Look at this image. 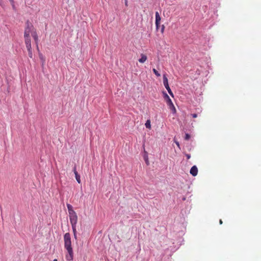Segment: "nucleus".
<instances>
[{"label": "nucleus", "mask_w": 261, "mask_h": 261, "mask_svg": "<svg viewBox=\"0 0 261 261\" xmlns=\"http://www.w3.org/2000/svg\"><path fill=\"white\" fill-rule=\"evenodd\" d=\"M30 34H31V36L34 38L36 42L37 47H38V37L36 29H35L32 23L29 20H27L25 22V27L24 32V38L25 43L31 42Z\"/></svg>", "instance_id": "f257e3e1"}, {"label": "nucleus", "mask_w": 261, "mask_h": 261, "mask_svg": "<svg viewBox=\"0 0 261 261\" xmlns=\"http://www.w3.org/2000/svg\"><path fill=\"white\" fill-rule=\"evenodd\" d=\"M64 247L67 251V253L65 256L66 259L69 261L72 260L73 258V252L71 246V237L69 233L67 232L64 234Z\"/></svg>", "instance_id": "f03ea898"}, {"label": "nucleus", "mask_w": 261, "mask_h": 261, "mask_svg": "<svg viewBox=\"0 0 261 261\" xmlns=\"http://www.w3.org/2000/svg\"><path fill=\"white\" fill-rule=\"evenodd\" d=\"M163 84H164V86L165 87L166 89H167V90L168 91L169 94L172 96V97H173L174 95H173V94L169 86V84H168V79L167 77H166V75L164 74L163 75Z\"/></svg>", "instance_id": "7ed1b4c3"}, {"label": "nucleus", "mask_w": 261, "mask_h": 261, "mask_svg": "<svg viewBox=\"0 0 261 261\" xmlns=\"http://www.w3.org/2000/svg\"><path fill=\"white\" fill-rule=\"evenodd\" d=\"M167 104L169 107V108L172 111V112L174 114L176 113V110L175 107H174L171 99L169 98L168 100H167Z\"/></svg>", "instance_id": "20e7f679"}, {"label": "nucleus", "mask_w": 261, "mask_h": 261, "mask_svg": "<svg viewBox=\"0 0 261 261\" xmlns=\"http://www.w3.org/2000/svg\"><path fill=\"white\" fill-rule=\"evenodd\" d=\"M25 44L28 51L29 56L30 57V58H32L33 52L32 50L31 42H27L25 43Z\"/></svg>", "instance_id": "39448f33"}, {"label": "nucleus", "mask_w": 261, "mask_h": 261, "mask_svg": "<svg viewBox=\"0 0 261 261\" xmlns=\"http://www.w3.org/2000/svg\"><path fill=\"white\" fill-rule=\"evenodd\" d=\"M190 173L193 176H195L198 173V169L196 166H193L190 169Z\"/></svg>", "instance_id": "423d86ee"}, {"label": "nucleus", "mask_w": 261, "mask_h": 261, "mask_svg": "<svg viewBox=\"0 0 261 261\" xmlns=\"http://www.w3.org/2000/svg\"><path fill=\"white\" fill-rule=\"evenodd\" d=\"M73 170V172H74V173L75 174V177L76 181H77V182L79 184H80L81 182V179H80V176L78 174L77 172L76 171L75 166L74 167Z\"/></svg>", "instance_id": "0eeeda50"}, {"label": "nucleus", "mask_w": 261, "mask_h": 261, "mask_svg": "<svg viewBox=\"0 0 261 261\" xmlns=\"http://www.w3.org/2000/svg\"><path fill=\"white\" fill-rule=\"evenodd\" d=\"M70 219V222L71 224V226H76V224L77 222V217L75 218H71Z\"/></svg>", "instance_id": "6e6552de"}, {"label": "nucleus", "mask_w": 261, "mask_h": 261, "mask_svg": "<svg viewBox=\"0 0 261 261\" xmlns=\"http://www.w3.org/2000/svg\"><path fill=\"white\" fill-rule=\"evenodd\" d=\"M141 58L139 59V62L143 63L147 60V57L145 55L143 54L141 55Z\"/></svg>", "instance_id": "1a4fd4ad"}, {"label": "nucleus", "mask_w": 261, "mask_h": 261, "mask_svg": "<svg viewBox=\"0 0 261 261\" xmlns=\"http://www.w3.org/2000/svg\"><path fill=\"white\" fill-rule=\"evenodd\" d=\"M161 18L158 12H155V23H160Z\"/></svg>", "instance_id": "9d476101"}, {"label": "nucleus", "mask_w": 261, "mask_h": 261, "mask_svg": "<svg viewBox=\"0 0 261 261\" xmlns=\"http://www.w3.org/2000/svg\"><path fill=\"white\" fill-rule=\"evenodd\" d=\"M145 125L146 128L150 129L151 128V124L150 120H147L145 124Z\"/></svg>", "instance_id": "9b49d317"}, {"label": "nucleus", "mask_w": 261, "mask_h": 261, "mask_svg": "<svg viewBox=\"0 0 261 261\" xmlns=\"http://www.w3.org/2000/svg\"><path fill=\"white\" fill-rule=\"evenodd\" d=\"M67 208H68V213L70 212L74 211L73 210V207H72V206L71 204L67 203Z\"/></svg>", "instance_id": "f8f14e48"}, {"label": "nucleus", "mask_w": 261, "mask_h": 261, "mask_svg": "<svg viewBox=\"0 0 261 261\" xmlns=\"http://www.w3.org/2000/svg\"><path fill=\"white\" fill-rule=\"evenodd\" d=\"M72 230H73V234H74V238L75 239H76V226L73 227L72 226Z\"/></svg>", "instance_id": "ddd939ff"}, {"label": "nucleus", "mask_w": 261, "mask_h": 261, "mask_svg": "<svg viewBox=\"0 0 261 261\" xmlns=\"http://www.w3.org/2000/svg\"><path fill=\"white\" fill-rule=\"evenodd\" d=\"M152 71L153 72V73L157 76H161V74L160 73H159V72L155 69V68H153L152 69Z\"/></svg>", "instance_id": "4468645a"}, {"label": "nucleus", "mask_w": 261, "mask_h": 261, "mask_svg": "<svg viewBox=\"0 0 261 261\" xmlns=\"http://www.w3.org/2000/svg\"><path fill=\"white\" fill-rule=\"evenodd\" d=\"M190 135L188 134H186L185 139L186 140H188L190 139Z\"/></svg>", "instance_id": "2eb2a0df"}, {"label": "nucleus", "mask_w": 261, "mask_h": 261, "mask_svg": "<svg viewBox=\"0 0 261 261\" xmlns=\"http://www.w3.org/2000/svg\"><path fill=\"white\" fill-rule=\"evenodd\" d=\"M76 213H75V212L74 211H71V212H69V216H72V215H76Z\"/></svg>", "instance_id": "dca6fc26"}, {"label": "nucleus", "mask_w": 261, "mask_h": 261, "mask_svg": "<svg viewBox=\"0 0 261 261\" xmlns=\"http://www.w3.org/2000/svg\"><path fill=\"white\" fill-rule=\"evenodd\" d=\"M164 97L166 99V101L168 100L169 98H170L168 94L166 93H164Z\"/></svg>", "instance_id": "f3484780"}, {"label": "nucleus", "mask_w": 261, "mask_h": 261, "mask_svg": "<svg viewBox=\"0 0 261 261\" xmlns=\"http://www.w3.org/2000/svg\"><path fill=\"white\" fill-rule=\"evenodd\" d=\"M9 1L11 3L13 8H14L15 6H14V0H9Z\"/></svg>", "instance_id": "a211bd4d"}, {"label": "nucleus", "mask_w": 261, "mask_h": 261, "mask_svg": "<svg viewBox=\"0 0 261 261\" xmlns=\"http://www.w3.org/2000/svg\"><path fill=\"white\" fill-rule=\"evenodd\" d=\"M9 1L11 3L13 8H14L15 6H14V0H9Z\"/></svg>", "instance_id": "6ab92c4d"}, {"label": "nucleus", "mask_w": 261, "mask_h": 261, "mask_svg": "<svg viewBox=\"0 0 261 261\" xmlns=\"http://www.w3.org/2000/svg\"><path fill=\"white\" fill-rule=\"evenodd\" d=\"M145 162L148 165L149 164V161H148V156L147 155H146L145 157Z\"/></svg>", "instance_id": "aec40b11"}, {"label": "nucleus", "mask_w": 261, "mask_h": 261, "mask_svg": "<svg viewBox=\"0 0 261 261\" xmlns=\"http://www.w3.org/2000/svg\"><path fill=\"white\" fill-rule=\"evenodd\" d=\"M160 24V23H159V22H158V23H155L156 29V30H158V29H159Z\"/></svg>", "instance_id": "412c9836"}, {"label": "nucleus", "mask_w": 261, "mask_h": 261, "mask_svg": "<svg viewBox=\"0 0 261 261\" xmlns=\"http://www.w3.org/2000/svg\"><path fill=\"white\" fill-rule=\"evenodd\" d=\"M165 29V26L164 25H162V29H161V32L163 33Z\"/></svg>", "instance_id": "4be33fe9"}, {"label": "nucleus", "mask_w": 261, "mask_h": 261, "mask_svg": "<svg viewBox=\"0 0 261 261\" xmlns=\"http://www.w3.org/2000/svg\"><path fill=\"white\" fill-rule=\"evenodd\" d=\"M192 116L193 118H196L197 117V115L196 114H192Z\"/></svg>", "instance_id": "5701e85b"}, {"label": "nucleus", "mask_w": 261, "mask_h": 261, "mask_svg": "<svg viewBox=\"0 0 261 261\" xmlns=\"http://www.w3.org/2000/svg\"><path fill=\"white\" fill-rule=\"evenodd\" d=\"M77 217V215H72V216H70L69 217V219H70L71 218H75V217Z\"/></svg>", "instance_id": "b1692460"}, {"label": "nucleus", "mask_w": 261, "mask_h": 261, "mask_svg": "<svg viewBox=\"0 0 261 261\" xmlns=\"http://www.w3.org/2000/svg\"><path fill=\"white\" fill-rule=\"evenodd\" d=\"M175 142L176 144L177 145V146L178 147H179V142H177V141H175Z\"/></svg>", "instance_id": "393cba45"}, {"label": "nucleus", "mask_w": 261, "mask_h": 261, "mask_svg": "<svg viewBox=\"0 0 261 261\" xmlns=\"http://www.w3.org/2000/svg\"><path fill=\"white\" fill-rule=\"evenodd\" d=\"M187 157L189 159L190 158V154H187Z\"/></svg>", "instance_id": "a878e982"}, {"label": "nucleus", "mask_w": 261, "mask_h": 261, "mask_svg": "<svg viewBox=\"0 0 261 261\" xmlns=\"http://www.w3.org/2000/svg\"><path fill=\"white\" fill-rule=\"evenodd\" d=\"M219 223H220V224H222V223H223V222H222V220H221V219L220 220V221H219Z\"/></svg>", "instance_id": "bb28decb"}, {"label": "nucleus", "mask_w": 261, "mask_h": 261, "mask_svg": "<svg viewBox=\"0 0 261 261\" xmlns=\"http://www.w3.org/2000/svg\"><path fill=\"white\" fill-rule=\"evenodd\" d=\"M125 4V6H127V0H126Z\"/></svg>", "instance_id": "cd10ccee"}, {"label": "nucleus", "mask_w": 261, "mask_h": 261, "mask_svg": "<svg viewBox=\"0 0 261 261\" xmlns=\"http://www.w3.org/2000/svg\"><path fill=\"white\" fill-rule=\"evenodd\" d=\"M53 261H58V260L57 259H54Z\"/></svg>", "instance_id": "c85d7f7f"}]
</instances>
